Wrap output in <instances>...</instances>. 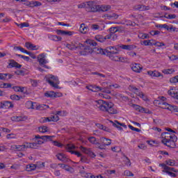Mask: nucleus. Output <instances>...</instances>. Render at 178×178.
Wrapping results in <instances>:
<instances>
[{"instance_id": "obj_1", "label": "nucleus", "mask_w": 178, "mask_h": 178, "mask_svg": "<svg viewBox=\"0 0 178 178\" xmlns=\"http://www.w3.org/2000/svg\"><path fill=\"white\" fill-rule=\"evenodd\" d=\"M95 106L97 109L102 111V112H107L110 115H116L118 110L113 107V104L111 102H106L104 100H97L95 102Z\"/></svg>"}, {"instance_id": "obj_2", "label": "nucleus", "mask_w": 178, "mask_h": 178, "mask_svg": "<svg viewBox=\"0 0 178 178\" xmlns=\"http://www.w3.org/2000/svg\"><path fill=\"white\" fill-rule=\"evenodd\" d=\"M161 143L166 145V147H169V148H176V140L177 138L175 135L170 134L169 132H165L161 134Z\"/></svg>"}, {"instance_id": "obj_3", "label": "nucleus", "mask_w": 178, "mask_h": 178, "mask_svg": "<svg viewBox=\"0 0 178 178\" xmlns=\"http://www.w3.org/2000/svg\"><path fill=\"white\" fill-rule=\"evenodd\" d=\"M99 10V5L97 1H87L86 12L95 13Z\"/></svg>"}, {"instance_id": "obj_4", "label": "nucleus", "mask_w": 178, "mask_h": 178, "mask_svg": "<svg viewBox=\"0 0 178 178\" xmlns=\"http://www.w3.org/2000/svg\"><path fill=\"white\" fill-rule=\"evenodd\" d=\"M156 102L162 109H168L171 112H178L177 106H173L166 103V102H160L159 100H157Z\"/></svg>"}, {"instance_id": "obj_5", "label": "nucleus", "mask_w": 178, "mask_h": 178, "mask_svg": "<svg viewBox=\"0 0 178 178\" xmlns=\"http://www.w3.org/2000/svg\"><path fill=\"white\" fill-rule=\"evenodd\" d=\"M45 79L46 81L51 86V87L58 88V84H59V79H58V76H55L52 74H47L45 76Z\"/></svg>"}, {"instance_id": "obj_6", "label": "nucleus", "mask_w": 178, "mask_h": 178, "mask_svg": "<svg viewBox=\"0 0 178 178\" xmlns=\"http://www.w3.org/2000/svg\"><path fill=\"white\" fill-rule=\"evenodd\" d=\"M66 47L71 51H79L83 48V44L80 43V42H72L70 44H67Z\"/></svg>"}, {"instance_id": "obj_7", "label": "nucleus", "mask_w": 178, "mask_h": 178, "mask_svg": "<svg viewBox=\"0 0 178 178\" xmlns=\"http://www.w3.org/2000/svg\"><path fill=\"white\" fill-rule=\"evenodd\" d=\"M79 54L80 55H83L86 56V55H88L89 54H92V48L90 45L84 46L83 44V47L79 49Z\"/></svg>"}, {"instance_id": "obj_8", "label": "nucleus", "mask_w": 178, "mask_h": 178, "mask_svg": "<svg viewBox=\"0 0 178 178\" xmlns=\"http://www.w3.org/2000/svg\"><path fill=\"white\" fill-rule=\"evenodd\" d=\"M65 149H67V151H68V152H70V154L76 155L79 158H80V156H81V153H80L79 152H76L74 150H72V149H74V148H76V147L73 144H67V145L65 146Z\"/></svg>"}, {"instance_id": "obj_9", "label": "nucleus", "mask_w": 178, "mask_h": 178, "mask_svg": "<svg viewBox=\"0 0 178 178\" xmlns=\"http://www.w3.org/2000/svg\"><path fill=\"white\" fill-rule=\"evenodd\" d=\"M38 60L39 65H40V66H43V67H45V69H49V67H48L47 65L48 60H47V59H45V54H40L38 56Z\"/></svg>"}, {"instance_id": "obj_10", "label": "nucleus", "mask_w": 178, "mask_h": 178, "mask_svg": "<svg viewBox=\"0 0 178 178\" xmlns=\"http://www.w3.org/2000/svg\"><path fill=\"white\" fill-rule=\"evenodd\" d=\"M106 52L110 56L111 55H118V54H119V47L109 46V47H106Z\"/></svg>"}, {"instance_id": "obj_11", "label": "nucleus", "mask_w": 178, "mask_h": 178, "mask_svg": "<svg viewBox=\"0 0 178 178\" xmlns=\"http://www.w3.org/2000/svg\"><path fill=\"white\" fill-rule=\"evenodd\" d=\"M133 107L135 109V111H138V112H140L141 113L151 114V111H149L148 108H145L137 104H134Z\"/></svg>"}, {"instance_id": "obj_12", "label": "nucleus", "mask_w": 178, "mask_h": 178, "mask_svg": "<svg viewBox=\"0 0 178 178\" xmlns=\"http://www.w3.org/2000/svg\"><path fill=\"white\" fill-rule=\"evenodd\" d=\"M56 158L58 159V161H61V162H64V163H66L67 162L70 161V159L66 154L63 153H58L56 154Z\"/></svg>"}, {"instance_id": "obj_13", "label": "nucleus", "mask_w": 178, "mask_h": 178, "mask_svg": "<svg viewBox=\"0 0 178 178\" xmlns=\"http://www.w3.org/2000/svg\"><path fill=\"white\" fill-rule=\"evenodd\" d=\"M44 97H46L47 98H58V97H62V93L59 94L56 93L54 91H47L44 93Z\"/></svg>"}, {"instance_id": "obj_14", "label": "nucleus", "mask_w": 178, "mask_h": 178, "mask_svg": "<svg viewBox=\"0 0 178 178\" xmlns=\"http://www.w3.org/2000/svg\"><path fill=\"white\" fill-rule=\"evenodd\" d=\"M168 95H170V97H172V98H175L176 99H178V89L172 87L171 88L168 92Z\"/></svg>"}, {"instance_id": "obj_15", "label": "nucleus", "mask_w": 178, "mask_h": 178, "mask_svg": "<svg viewBox=\"0 0 178 178\" xmlns=\"http://www.w3.org/2000/svg\"><path fill=\"white\" fill-rule=\"evenodd\" d=\"M13 148L15 149V151H26V149L28 148L27 143H24L22 145H13Z\"/></svg>"}, {"instance_id": "obj_16", "label": "nucleus", "mask_w": 178, "mask_h": 178, "mask_svg": "<svg viewBox=\"0 0 178 178\" xmlns=\"http://www.w3.org/2000/svg\"><path fill=\"white\" fill-rule=\"evenodd\" d=\"M104 17H105V19H107V20H115L119 18V15L115 13H110L108 14L104 15Z\"/></svg>"}, {"instance_id": "obj_17", "label": "nucleus", "mask_w": 178, "mask_h": 178, "mask_svg": "<svg viewBox=\"0 0 178 178\" xmlns=\"http://www.w3.org/2000/svg\"><path fill=\"white\" fill-rule=\"evenodd\" d=\"M95 40L99 42H104L106 40H111V35H107L105 37L101 35H97L95 37Z\"/></svg>"}, {"instance_id": "obj_18", "label": "nucleus", "mask_w": 178, "mask_h": 178, "mask_svg": "<svg viewBox=\"0 0 178 178\" xmlns=\"http://www.w3.org/2000/svg\"><path fill=\"white\" fill-rule=\"evenodd\" d=\"M110 122L113 124V126H114V127H117V129H119V130H122L121 127H124V129H127V126L126 124H124V123L118 122V120H115V122H113L112 121H110Z\"/></svg>"}, {"instance_id": "obj_19", "label": "nucleus", "mask_w": 178, "mask_h": 178, "mask_svg": "<svg viewBox=\"0 0 178 178\" xmlns=\"http://www.w3.org/2000/svg\"><path fill=\"white\" fill-rule=\"evenodd\" d=\"M109 33L108 35H111V38H112V35L115 34V33H120L121 31L120 26H115V27H111L109 29Z\"/></svg>"}, {"instance_id": "obj_20", "label": "nucleus", "mask_w": 178, "mask_h": 178, "mask_svg": "<svg viewBox=\"0 0 178 178\" xmlns=\"http://www.w3.org/2000/svg\"><path fill=\"white\" fill-rule=\"evenodd\" d=\"M131 70L136 73H140L143 70V66L140 64H134L131 65Z\"/></svg>"}, {"instance_id": "obj_21", "label": "nucleus", "mask_w": 178, "mask_h": 178, "mask_svg": "<svg viewBox=\"0 0 178 178\" xmlns=\"http://www.w3.org/2000/svg\"><path fill=\"white\" fill-rule=\"evenodd\" d=\"M87 90L89 91H92L93 92H98V91H101V87L97 86V85H90L86 86Z\"/></svg>"}, {"instance_id": "obj_22", "label": "nucleus", "mask_w": 178, "mask_h": 178, "mask_svg": "<svg viewBox=\"0 0 178 178\" xmlns=\"http://www.w3.org/2000/svg\"><path fill=\"white\" fill-rule=\"evenodd\" d=\"M56 33L58 35H72L74 34V31H62L60 29H58L56 31Z\"/></svg>"}, {"instance_id": "obj_23", "label": "nucleus", "mask_w": 178, "mask_h": 178, "mask_svg": "<svg viewBox=\"0 0 178 178\" xmlns=\"http://www.w3.org/2000/svg\"><path fill=\"white\" fill-rule=\"evenodd\" d=\"M12 122H23V120H27L26 116H13L10 118Z\"/></svg>"}, {"instance_id": "obj_24", "label": "nucleus", "mask_w": 178, "mask_h": 178, "mask_svg": "<svg viewBox=\"0 0 178 178\" xmlns=\"http://www.w3.org/2000/svg\"><path fill=\"white\" fill-rule=\"evenodd\" d=\"M147 74L151 77H163L162 74L161 72L154 70V71H148Z\"/></svg>"}, {"instance_id": "obj_25", "label": "nucleus", "mask_w": 178, "mask_h": 178, "mask_svg": "<svg viewBox=\"0 0 178 178\" xmlns=\"http://www.w3.org/2000/svg\"><path fill=\"white\" fill-rule=\"evenodd\" d=\"M54 137V136H35V138H41L42 140H43V141H52Z\"/></svg>"}, {"instance_id": "obj_26", "label": "nucleus", "mask_w": 178, "mask_h": 178, "mask_svg": "<svg viewBox=\"0 0 178 178\" xmlns=\"http://www.w3.org/2000/svg\"><path fill=\"white\" fill-rule=\"evenodd\" d=\"M135 9L136 10L144 11V10H149L150 8L148 6L138 4L135 6Z\"/></svg>"}, {"instance_id": "obj_27", "label": "nucleus", "mask_w": 178, "mask_h": 178, "mask_svg": "<svg viewBox=\"0 0 178 178\" xmlns=\"http://www.w3.org/2000/svg\"><path fill=\"white\" fill-rule=\"evenodd\" d=\"M110 58L115 62H124V58L119 56L110 55Z\"/></svg>"}, {"instance_id": "obj_28", "label": "nucleus", "mask_w": 178, "mask_h": 178, "mask_svg": "<svg viewBox=\"0 0 178 178\" xmlns=\"http://www.w3.org/2000/svg\"><path fill=\"white\" fill-rule=\"evenodd\" d=\"M79 31L81 34H86L88 33V26L86 24L83 23L80 25Z\"/></svg>"}, {"instance_id": "obj_29", "label": "nucleus", "mask_w": 178, "mask_h": 178, "mask_svg": "<svg viewBox=\"0 0 178 178\" xmlns=\"http://www.w3.org/2000/svg\"><path fill=\"white\" fill-rule=\"evenodd\" d=\"M92 54H95L96 55H105V51L99 47H95L92 49Z\"/></svg>"}, {"instance_id": "obj_30", "label": "nucleus", "mask_w": 178, "mask_h": 178, "mask_svg": "<svg viewBox=\"0 0 178 178\" xmlns=\"http://www.w3.org/2000/svg\"><path fill=\"white\" fill-rule=\"evenodd\" d=\"M25 47L27 49H31V51H37V49H38V47H37V45L33 44L30 42H26Z\"/></svg>"}, {"instance_id": "obj_31", "label": "nucleus", "mask_w": 178, "mask_h": 178, "mask_svg": "<svg viewBox=\"0 0 178 178\" xmlns=\"http://www.w3.org/2000/svg\"><path fill=\"white\" fill-rule=\"evenodd\" d=\"M120 48H122V49H127V51H133V49H136L137 48V46L136 45H124L122 44L120 47Z\"/></svg>"}, {"instance_id": "obj_32", "label": "nucleus", "mask_w": 178, "mask_h": 178, "mask_svg": "<svg viewBox=\"0 0 178 178\" xmlns=\"http://www.w3.org/2000/svg\"><path fill=\"white\" fill-rule=\"evenodd\" d=\"M9 62V66H10V67H16L17 69L22 67V65L15 61V60H10Z\"/></svg>"}, {"instance_id": "obj_33", "label": "nucleus", "mask_w": 178, "mask_h": 178, "mask_svg": "<svg viewBox=\"0 0 178 178\" xmlns=\"http://www.w3.org/2000/svg\"><path fill=\"white\" fill-rule=\"evenodd\" d=\"M101 143L102 144H104V146L106 147V146L111 145V144H112V140L103 137L101 138Z\"/></svg>"}, {"instance_id": "obj_34", "label": "nucleus", "mask_w": 178, "mask_h": 178, "mask_svg": "<svg viewBox=\"0 0 178 178\" xmlns=\"http://www.w3.org/2000/svg\"><path fill=\"white\" fill-rule=\"evenodd\" d=\"M79 148H80L81 151L82 152H83L84 154H87L88 155H91V154H92V155H95L94 153L92 152H91L90 148H86L83 146H81Z\"/></svg>"}, {"instance_id": "obj_35", "label": "nucleus", "mask_w": 178, "mask_h": 178, "mask_svg": "<svg viewBox=\"0 0 178 178\" xmlns=\"http://www.w3.org/2000/svg\"><path fill=\"white\" fill-rule=\"evenodd\" d=\"M110 9H111V6L99 5L98 12H108V10H110Z\"/></svg>"}, {"instance_id": "obj_36", "label": "nucleus", "mask_w": 178, "mask_h": 178, "mask_svg": "<svg viewBox=\"0 0 178 178\" xmlns=\"http://www.w3.org/2000/svg\"><path fill=\"white\" fill-rule=\"evenodd\" d=\"M88 140L89 143H90V144H93L94 145H99V142H98V140H97V138L94 136L89 137Z\"/></svg>"}, {"instance_id": "obj_37", "label": "nucleus", "mask_w": 178, "mask_h": 178, "mask_svg": "<svg viewBox=\"0 0 178 178\" xmlns=\"http://www.w3.org/2000/svg\"><path fill=\"white\" fill-rule=\"evenodd\" d=\"M58 166H60L62 169H64L67 172H72L73 170V168L72 167H70L67 165L58 163Z\"/></svg>"}, {"instance_id": "obj_38", "label": "nucleus", "mask_w": 178, "mask_h": 178, "mask_svg": "<svg viewBox=\"0 0 178 178\" xmlns=\"http://www.w3.org/2000/svg\"><path fill=\"white\" fill-rule=\"evenodd\" d=\"M2 104V108H12L13 106V104L10 102H1Z\"/></svg>"}, {"instance_id": "obj_39", "label": "nucleus", "mask_w": 178, "mask_h": 178, "mask_svg": "<svg viewBox=\"0 0 178 178\" xmlns=\"http://www.w3.org/2000/svg\"><path fill=\"white\" fill-rule=\"evenodd\" d=\"M37 169L35 164H29L26 165V171L27 172H33V170H35Z\"/></svg>"}, {"instance_id": "obj_40", "label": "nucleus", "mask_w": 178, "mask_h": 178, "mask_svg": "<svg viewBox=\"0 0 178 178\" xmlns=\"http://www.w3.org/2000/svg\"><path fill=\"white\" fill-rule=\"evenodd\" d=\"M26 145L28 148L37 149L38 147V145L35 140L33 143H26Z\"/></svg>"}, {"instance_id": "obj_41", "label": "nucleus", "mask_w": 178, "mask_h": 178, "mask_svg": "<svg viewBox=\"0 0 178 178\" xmlns=\"http://www.w3.org/2000/svg\"><path fill=\"white\" fill-rule=\"evenodd\" d=\"M26 107L28 109H35V106L34 105V103L31 101H28L26 103Z\"/></svg>"}, {"instance_id": "obj_42", "label": "nucleus", "mask_w": 178, "mask_h": 178, "mask_svg": "<svg viewBox=\"0 0 178 178\" xmlns=\"http://www.w3.org/2000/svg\"><path fill=\"white\" fill-rule=\"evenodd\" d=\"M49 40H51V41H62V38L57 36V35H49Z\"/></svg>"}, {"instance_id": "obj_43", "label": "nucleus", "mask_w": 178, "mask_h": 178, "mask_svg": "<svg viewBox=\"0 0 178 178\" xmlns=\"http://www.w3.org/2000/svg\"><path fill=\"white\" fill-rule=\"evenodd\" d=\"M35 165L36 166V169H43V168H45V163L42 161H38Z\"/></svg>"}, {"instance_id": "obj_44", "label": "nucleus", "mask_w": 178, "mask_h": 178, "mask_svg": "<svg viewBox=\"0 0 178 178\" xmlns=\"http://www.w3.org/2000/svg\"><path fill=\"white\" fill-rule=\"evenodd\" d=\"M13 88L16 92H23L24 91V88L21 86H14Z\"/></svg>"}, {"instance_id": "obj_45", "label": "nucleus", "mask_w": 178, "mask_h": 178, "mask_svg": "<svg viewBox=\"0 0 178 178\" xmlns=\"http://www.w3.org/2000/svg\"><path fill=\"white\" fill-rule=\"evenodd\" d=\"M129 89L130 91H132L133 92L136 94V95L137 94H138V92H140V91H138V89L134 86H129Z\"/></svg>"}, {"instance_id": "obj_46", "label": "nucleus", "mask_w": 178, "mask_h": 178, "mask_svg": "<svg viewBox=\"0 0 178 178\" xmlns=\"http://www.w3.org/2000/svg\"><path fill=\"white\" fill-rule=\"evenodd\" d=\"M163 73H164V74H172V73H175V70L172 68L163 70Z\"/></svg>"}, {"instance_id": "obj_47", "label": "nucleus", "mask_w": 178, "mask_h": 178, "mask_svg": "<svg viewBox=\"0 0 178 178\" xmlns=\"http://www.w3.org/2000/svg\"><path fill=\"white\" fill-rule=\"evenodd\" d=\"M40 133H47L48 127L47 126H42L38 128Z\"/></svg>"}, {"instance_id": "obj_48", "label": "nucleus", "mask_w": 178, "mask_h": 178, "mask_svg": "<svg viewBox=\"0 0 178 178\" xmlns=\"http://www.w3.org/2000/svg\"><path fill=\"white\" fill-rule=\"evenodd\" d=\"M49 122H58L59 120V117L56 115H51V118H49Z\"/></svg>"}, {"instance_id": "obj_49", "label": "nucleus", "mask_w": 178, "mask_h": 178, "mask_svg": "<svg viewBox=\"0 0 178 178\" xmlns=\"http://www.w3.org/2000/svg\"><path fill=\"white\" fill-rule=\"evenodd\" d=\"M156 27H157L159 29H165V30H168V31H169V26H168L166 24H157V25H156Z\"/></svg>"}, {"instance_id": "obj_50", "label": "nucleus", "mask_w": 178, "mask_h": 178, "mask_svg": "<svg viewBox=\"0 0 178 178\" xmlns=\"http://www.w3.org/2000/svg\"><path fill=\"white\" fill-rule=\"evenodd\" d=\"M170 83H171V84H176V83H178V75L170 78Z\"/></svg>"}, {"instance_id": "obj_51", "label": "nucleus", "mask_w": 178, "mask_h": 178, "mask_svg": "<svg viewBox=\"0 0 178 178\" xmlns=\"http://www.w3.org/2000/svg\"><path fill=\"white\" fill-rule=\"evenodd\" d=\"M138 38H141V40H145L147 38H149V35L147 33H139Z\"/></svg>"}, {"instance_id": "obj_52", "label": "nucleus", "mask_w": 178, "mask_h": 178, "mask_svg": "<svg viewBox=\"0 0 178 178\" xmlns=\"http://www.w3.org/2000/svg\"><path fill=\"white\" fill-rule=\"evenodd\" d=\"M166 165H168L169 166H175L176 165V161L175 160H167L165 161Z\"/></svg>"}, {"instance_id": "obj_53", "label": "nucleus", "mask_w": 178, "mask_h": 178, "mask_svg": "<svg viewBox=\"0 0 178 178\" xmlns=\"http://www.w3.org/2000/svg\"><path fill=\"white\" fill-rule=\"evenodd\" d=\"M87 44H88V45H90L92 47H97V42H95V40H88L86 41Z\"/></svg>"}, {"instance_id": "obj_54", "label": "nucleus", "mask_w": 178, "mask_h": 178, "mask_svg": "<svg viewBox=\"0 0 178 178\" xmlns=\"http://www.w3.org/2000/svg\"><path fill=\"white\" fill-rule=\"evenodd\" d=\"M138 97H140V98H142V99H143V101H147V96H145V95H144V93H143V92H139L137 93Z\"/></svg>"}, {"instance_id": "obj_55", "label": "nucleus", "mask_w": 178, "mask_h": 178, "mask_svg": "<svg viewBox=\"0 0 178 178\" xmlns=\"http://www.w3.org/2000/svg\"><path fill=\"white\" fill-rule=\"evenodd\" d=\"M77 6H78V9H83L85 8L86 10H87V2L81 3L79 4Z\"/></svg>"}, {"instance_id": "obj_56", "label": "nucleus", "mask_w": 178, "mask_h": 178, "mask_svg": "<svg viewBox=\"0 0 178 178\" xmlns=\"http://www.w3.org/2000/svg\"><path fill=\"white\" fill-rule=\"evenodd\" d=\"M163 172L167 173V175H168V176H170L171 177H176V176H177V175L175 173H173L168 170H163Z\"/></svg>"}, {"instance_id": "obj_57", "label": "nucleus", "mask_w": 178, "mask_h": 178, "mask_svg": "<svg viewBox=\"0 0 178 178\" xmlns=\"http://www.w3.org/2000/svg\"><path fill=\"white\" fill-rule=\"evenodd\" d=\"M43 140L41 139V138H35V142L38 143V145H42V144H44Z\"/></svg>"}, {"instance_id": "obj_58", "label": "nucleus", "mask_w": 178, "mask_h": 178, "mask_svg": "<svg viewBox=\"0 0 178 178\" xmlns=\"http://www.w3.org/2000/svg\"><path fill=\"white\" fill-rule=\"evenodd\" d=\"M10 99L13 101H19L20 97L17 95H13L10 96Z\"/></svg>"}, {"instance_id": "obj_59", "label": "nucleus", "mask_w": 178, "mask_h": 178, "mask_svg": "<svg viewBox=\"0 0 178 178\" xmlns=\"http://www.w3.org/2000/svg\"><path fill=\"white\" fill-rule=\"evenodd\" d=\"M143 45H145V46H148V45L152 46V45H154V42H151V40H144L143 42Z\"/></svg>"}, {"instance_id": "obj_60", "label": "nucleus", "mask_w": 178, "mask_h": 178, "mask_svg": "<svg viewBox=\"0 0 178 178\" xmlns=\"http://www.w3.org/2000/svg\"><path fill=\"white\" fill-rule=\"evenodd\" d=\"M87 178H104L102 177V175H97V176H95V175H92L91 174H88L87 176H86Z\"/></svg>"}, {"instance_id": "obj_61", "label": "nucleus", "mask_w": 178, "mask_h": 178, "mask_svg": "<svg viewBox=\"0 0 178 178\" xmlns=\"http://www.w3.org/2000/svg\"><path fill=\"white\" fill-rule=\"evenodd\" d=\"M153 45H154L155 47H165V43L156 42H153Z\"/></svg>"}, {"instance_id": "obj_62", "label": "nucleus", "mask_w": 178, "mask_h": 178, "mask_svg": "<svg viewBox=\"0 0 178 178\" xmlns=\"http://www.w3.org/2000/svg\"><path fill=\"white\" fill-rule=\"evenodd\" d=\"M31 4L33 6H41L42 3L40 1H31Z\"/></svg>"}, {"instance_id": "obj_63", "label": "nucleus", "mask_w": 178, "mask_h": 178, "mask_svg": "<svg viewBox=\"0 0 178 178\" xmlns=\"http://www.w3.org/2000/svg\"><path fill=\"white\" fill-rule=\"evenodd\" d=\"M8 74L0 73V80H6Z\"/></svg>"}, {"instance_id": "obj_64", "label": "nucleus", "mask_w": 178, "mask_h": 178, "mask_svg": "<svg viewBox=\"0 0 178 178\" xmlns=\"http://www.w3.org/2000/svg\"><path fill=\"white\" fill-rule=\"evenodd\" d=\"M170 60H178V56L176 55H172L171 56H169Z\"/></svg>"}]
</instances>
